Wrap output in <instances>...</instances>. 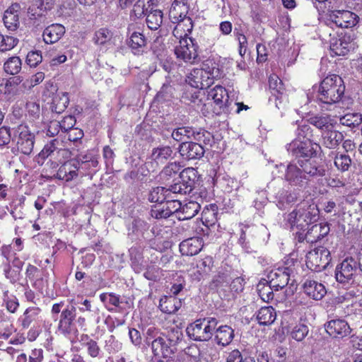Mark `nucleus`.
I'll return each mask as SVG.
<instances>
[{
    "mask_svg": "<svg viewBox=\"0 0 362 362\" xmlns=\"http://www.w3.org/2000/svg\"><path fill=\"white\" fill-rule=\"evenodd\" d=\"M319 218V209L314 203L304 202L287 215L286 224L291 230H305Z\"/></svg>",
    "mask_w": 362,
    "mask_h": 362,
    "instance_id": "f257e3e1",
    "label": "nucleus"
},
{
    "mask_svg": "<svg viewBox=\"0 0 362 362\" xmlns=\"http://www.w3.org/2000/svg\"><path fill=\"white\" fill-rule=\"evenodd\" d=\"M344 90L342 78L336 74L329 75L322 81L318 88L317 99L325 104H335L341 100Z\"/></svg>",
    "mask_w": 362,
    "mask_h": 362,
    "instance_id": "f03ea898",
    "label": "nucleus"
},
{
    "mask_svg": "<svg viewBox=\"0 0 362 362\" xmlns=\"http://www.w3.org/2000/svg\"><path fill=\"white\" fill-rule=\"evenodd\" d=\"M218 321L215 317H204L195 320L186 329L188 337L197 341H208L214 336Z\"/></svg>",
    "mask_w": 362,
    "mask_h": 362,
    "instance_id": "7ed1b4c3",
    "label": "nucleus"
},
{
    "mask_svg": "<svg viewBox=\"0 0 362 362\" xmlns=\"http://www.w3.org/2000/svg\"><path fill=\"white\" fill-rule=\"evenodd\" d=\"M198 49L199 45L195 40L188 37L185 33V37L181 38L179 45L175 47V54L177 58L182 59L185 63L194 64L200 62Z\"/></svg>",
    "mask_w": 362,
    "mask_h": 362,
    "instance_id": "20e7f679",
    "label": "nucleus"
},
{
    "mask_svg": "<svg viewBox=\"0 0 362 362\" xmlns=\"http://www.w3.org/2000/svg\"><path fill=\"white\" fill-rule=\"evenodd\" d=\"M357 274L358 264L352 257L344 259L335 269V279L343 286L352 284Z\"/></svg>",
    "mask_w": 362,
    "mask_h": 362,
    "instance_id": "39448f33",
    "label": "nucleus"
},
{
    "mask_svg": "<svg viewBox=\"0 0 362 362\" xmlns=\"http://www.w3.org/2000/svg\"><path fill=\"white\" fill-rule=\"evenodd\" d=\"M286 148L287 151L298 160L315 157L320 146L307 139L303 141L293 140L286 146Z\"/></svg>",
    "mask_w": 362,
    "mask_h": 362,
    "instance_id": "423d86ee",
    "label": "nucleus"
},
{
    "mask_svg": "<svg viewBox=\"0 0 362 362\" xmlns=\"http://www.w3.org/2000/svg\"><path fill=\"white\" fill-rule=\"evenodd\" d=\"M357 47L355 33L352 30L341 32L338 37L332 39L330 42L331 51L338 56H344Z\"/></svg>",
    "mask_w": 362,
    "mask_h": 362,
    "instance_id": "0eeeda50",
    "label": "nucleus"
},
{
    "mask_svg": "<svg viewBox=\"0 0 362 362\" xmlns=\"http://www.w3.org/2000/svg\"><path fill=\"white\" fill-rule=\"evenodd\" d=\"M76 308L73 305H67L62 310L58 323V331L64 336H69L78 332L76 326Z\"/></svg>",
    "mask_w": 362,
    "mask_h": 362,
    "instance_id": "6e6552de",
    "label": "nucleus"
},
{
    "mask_svg": "<svg viewBox=\"0 0 362 362\" xmlns=\"http://www.w3.org/2000/svg\"><path fill=\"white\" fill-rule=\"evenodd\" d=\"M298 164L301 168L307 181L310 179L324 177L326 175V166L320 159L315 157L299 159L298 160Z\"/></svg>",
    "mask_w": 362,
    "mask_h": 362,
    "instance_id": "1a4fd4ad",
    "label": "nucleus"
},
{
    "mask_svg": "<svg viewBox=\"0 0 362 362\" xmlns=\"http://www.w3.org/2000/svg\"><path fill=\"white\" fill-rule=\"evenodd\" d=\"M330 260L329 250L323 247L310 251L306 255V265L314 272L326 269Z\"/></svg>",
    "mask_w": 362,
    "mask_h": 362,
    "instance_id": "9d476101",
    "label": "nucleus"
},
{
    "mask_svg": "<svg viewBox=\"0 0 362 362\" xmlns=\"http://www.w3.org/2000/svg\"><path fill=\"white\" fill-rule=\"evenodd\" d=\"M173 151L169 146L153 148L146 162L147 169L155 171L160 165H163L168 159L173 158Z\"/></svg>",
    "mask_w": 362,
    "mask_h": 362,
    "instance_id": "9b49d317",
    "label": "nucleus"
},
{
    "mask_svg": "<svg viewBox=\"0 0 362 362\" xmlns=\"http://www.w3.org/2000/svg\"><path fill=\"white\" fill-rule=\"evenodd\" d=\"M16 133L18 135L17 141L18 151L25 155H30L34 148L35 135L25 124H19L16 129Z\"/></svg>",
    "mask_w": 362,
    "mask_h": 362,
    "instance_id": "f8f14e48",
    "label": "nucleus"
},
{
    "mask_svg": "<svg viewBox=\"0 0 362 362\" xmlns=\"http://www.w3.org/2000/svg\"><path fill=\"white\" fill-rule=\"evenodd\" d=\"M329 24L334 23L339 28H351L358 22V16L349 11L338 10L332 11L327 17Z\"/></svg>",
    "mask_w": 362,
    "mask_h": 362,
    "instance_id": "ddd939ff",
    "label": "nucleus"
},
{
    "mask_svg": "<svg viewBox=\"0 0 362 362\" xmlns=\"http://www.w3.org/2000/svg\"><path fill=\"white\" fill-rule=\"evenodd\" d=\"M127 35L129 36L127 45L134 53L139 52L141 49L147 44L146 38L142 33V28L139 23L129 24Z\"/></svg>",
    "mask_w": 362,
    "mask_h": 362,
    "instance_id": "4468645a",
    "label": "nucleus"
},
{
    "mask_svg": "<svg viewBox=\"0 0 362 362\" xmlns=\"http://www.w3.org/2000/svg\"><path fill=\"white\" fill-rule=\"evenodd\" d=\"M327 334L334 338L342 339L351 334L352 329L344 319L330 320L325 325Z\"/></svg>",
    "mask_w": 362,
    "mask_h": 362,
    "instance_id": "2eb2a0df",
    "label": "nucleus"
},
{
    "mask_svg": "<svg viewBox=\"0 0 362 362\" xmlns=\"http://www.w3.org/2000/svg\"><path fill=\"white\" fill-rule=\"evenodd\" d=\"M172 340L163 336L156 337L148 345L151 349L153 356L156 358H166L173 353L171 349Z\"/></svg>",
    "mask_w": 362,
    "mask_h": 362,
    "instance_id": "dca6fc26",
    "label": "nucleus"
},
{
    "mask_svg": "<svg viewBox=\"0 0 362 362\" xmlns=\"http://www.w3.org/2000/svg\"><path fill=\"white\" fill-rule=\"evenodd\" d=\"M285 180L292 187H303L306 183V178L298 162L291 163L287 165L285 175Z\"/></svg>",
    "mask_w": 362,
    "mask_h": 362,
    "instance_id": "f3484780",
    "label": "nucleus"
},
{
    "mask_svg": "<svg viewBox=\"0 0 362 362\" xmlns=\"http://www.w3.org/2000/svg\"><path fill=\"white\" fill-rule=\"evenodd\" d=\"M179 153L185 160H197L203 157L205 148L197 142L183 141L179 146Z\"/></svg>",
    "mask_w": 362,
    "mask_h": 362,
    "instance_id": "a211bd4d",
    "label": "nucleus"
},
{
    "mask_svg": "<svg viewBox=\"0 0 362 362\" xmlns=\"http://www.w3.org/2000/svg\"><path fill=\"white\" fill-rule=\"evenodd\" d=\"M329 232V226L326 223H321L313 225L308 229L307 233L303 235L299 233V240H306L308 243H315L320 241L325 238Z\"/></svg>",
    "mask_w": 362,
    "mask_h": 362,
    "instance_id": "6ab92c4d",
    "label": "nucleus"
},
{
    "mask_svg": "<svg viewBox=\"0 0 362 362\" xmlns=\"http://www.w3.org/2000/svg\"><path fill=\"white\" fill-rule=\"evenodd\" d=\"M291 269L288 267L278 268L272 271L268 275L269 283L275 291H279L286 286L290 281Z\"/></svg>",
    "mask_w": 362,
    "mask_h": 362,
    "instance_id": "aec40b11",
    "label": "nucleus"
},
{
    "mask_svg": "<svg viewBox=\"0 0 362 362\" xmlns=\"http://www.w3.org/2000/svg\"><path fill=\"white\" fill-rule=\"evenodd\" d=\"M21 8L19 4L15 3L9 6L4 14V23L8 30L14 31L20 25L19 15Z\"/></svg>",
    "mask_w": 362,
    "mask_h": 362,
    "instance_id": "412c9836",
    "label": "nucleus"
},
{
    "mask_svg": "<svg viewBox=\"0 0 362 362\" xmlns=\"http://www.w3.org/2000/svg\"><path fill=\"white\" fill-rule=\"evenodd\" d=\"M303 292L310 298L321 300L327 293L325 286L313 279H306L303 284Z\"/></svg>",
    "mask_w": 362,
    "mask_h": 362,
    "instance_id": "4be33fe9",
    "label": "nucleus"
},
{
    "mask_svg": "<svg viewBox=\"0 0 362 362\" xmlns=\"http://www.w3.org/2000/svg\"><path fill=\"white\" fill-rule=\"evenodd\" d=\"M208 98L214 100L216 105L219 107V112L226 113L228 112L229 104H227L228 95L226 90L223 87L216 86L210 89L208 92Z\"/></svg>",
    "mask_w": 362,
    "mask_h": 362,
    "instance_id": "5701e85b",
    "label": "nucleus"
},
{
    "mask_svg": "<svg viewBox=\"0 0 362 362\" xmlns=\"http://www.w3.org/2000/svg\"><path fill=\"white\" fill-rule=\"evenodd\" d=\"M186 4V0H174L169 11V16L172 20L187 21L189 25L187 31H190L192 28V23L191 18L186 16L185 11L187 8Z\"/></svg>",
    "mask_w": 362,
    "mask_h": 362,
    "instance_id": "b1692460",
    "label": "nucleus"
},
{
    "mask_svg": "<svg viewBox=\"0 0 362 362\" xmlns=\"http://www.w3.org/2000/svg\"><path fill=\"white\" fill-rule=\"evenodd\" d=\"M66 29L59 23H53L47 26L43 31V40L46 44H54L58 42L64 35Z\"/></svg>",
    "mask_w": 362,
    "mask_h": 362,
    "instance_id": "393cba45",
    "label": "nucleus"
},
{
    "mask_svg": "<svg viewBox=\"0 0 362 362\" xmlns=\"http://www.w3.org/2000/svg\"><path fill=\"white\" fill-rule=\"evenodd\" d=\"M215 342L222 346L229 345L234 338V330L228 325H216L214 333Z\"/></svg>",
    "mask_w": 362,
    "mask_h": 362,
    "instance_id": "a878e982",
    "label": "nucleus"
},
{
    "mask_svg": "<svg viewBox=\"0 0 362 362\" xmlns=\"http://www.w3.org/2000/svg\"><path fill=\"white\" fill-rule=\"evenodd\" d=\"M202 247V240L200 238H192L181 242L180 244V251L182 255L193 256L198 254Z\"/></svg>",
    "mask_w": 362,
    "mask_h": 362,
    "instance_id": "bb28decb",
    "label": "nucleus"
},
{
    "mask_svg": "<svg viewBox=\"0 0 362 362\" xmlns=\"http://www.w3.org/2000/svg\"><path fill=\"white\" fill-rule=\"evenodd\" d=\"M80 169L74 162L71 160L64 162L59 168L57 173V177L66 182L72 180L78 175L77 171Z\"/></svg>",
    "mask_w": 362,
    "mask_h": 362,
    "instance_id": "cd10ccee",
    "label": "nucleus"
},
{
    "mask_svg": "<svg viewBox=\"0 0 362 362\" xmlns=\"http://www.w3.org/2000/svg\"><path fill=\"white\" fill-rule=\"evenodd\" d=\"M322 144L325 147L334 149L343 141L344 136L340 132L334 130V128H330L322 132Z\"/></svg>",
    "mask_w": 362,
    "mask_h": 362,
    "instance_id": "c85d7f7f",
    "label": "nucleus"
},
{
    "mask_svg": "<svg viewBox=\"0 0 362 362\" xmlns=\"http://www.w3.org/2000/svg\"><path fill=\"white\" fill-rule=\"evenodd\" d=\"M182 306L181 299L176 296H164L160 298L159 308L163 313L173 314L176 313Z\"/></svg>",
    "mask_w": 362,
    "mask_h": 362,
    "instance_id": "c756f323",
    "label": "nucleus"
},
{
    "mask_svg": "<svg viewBox=\"0 0 362 362\" xmlns=\"http://www.w3.org/2000/svg\"><path fill=\"white\" fill-rule=\"evenodd\" d=\"M72 160L79 166L80 168L85 170L95 168L98 165L97 158L90 152L78 153Z\"/></svg>",
    "mask_w": 362,
    "mask_h": 362,
    "instance_id": "7c9ffc66",
    "label": "nucleus"
},
{
    "mask_svg": "<svg viewBox=\"0 0 362 362\" xmlns=\"http://www.w3.org/2000/svg\"><path fill=\"white\" fill-rule=\"evenodd\" d=\"M310 124L320 129L322 132L334 128L336 121L329 115H315L308 119Z\"/></svg>",
    "mask_w": 362,
    "mask_h": 362,
    "instance_id": "2f4dec72",
    "label": "nucleus"
},
{
    "mask_svg": "<svg viewBox=\"0 0 362 362\" xmlns=\"http://www.w3.org/2000/svg\"><path fill=\"white\" fill-rule=\"evenodd\" d=\"M201 209L200 204L194 201H189L183 206L179 212V219L188 220L194 217Z\"/></svg>",
    "mask_w": 362,
    "mask_h": 362,
    "instance_id": "473e14b6",
    "label": "nucleus"
},
{
    "mask_svg": "<svg viewBox=\"0 0 362 362\" xmlns=\"http://www.w3.org/2000/svg\"><path fill=\"white\" fill-rule=\"evenodd\" d=\"M276 318V311L272 306L261 308L257 314V320L259 324L262 325L272 324L275 321Z\"/></svg>",
    "mask_w": 362,
    "mask_h": 362,
    "instance_id": "72a5a7b5",
    "label": "nucleus"
},
{
    "mask_svg": "<svg viewBox=\"0 0 362 362\" xmlns=\"http://www.w3.org/2000/svg\"><path fill=\"white\" fill-rule=\"evenodd\" d=\"M202 74H204V71L199 69H194L187 76V81L191 86L196 88L204 89L209 88L211 83L208 80L206 81V83H202Z\"/></svg>",
    "mask_w": 362,
    "mask_h": 362,
    "instance_id": "f704fd0d",
    "label": "nucleus"
},
{
    "mask_svg": "<svg viewBox=\"0 0 362 362\" xmlns=\"http://www.w3.org/2000/svg\"><path fill=\"white\" fill-rule=\"evenodd\" d=\"M179 179L191 192L197 180V171L193 168H185L180 173Z\"/></svg>",
    "mask_w": 362,
    "mask_h": 362,
    "instance_id": "c9c22d12",
    "label": "nucleus"
},
{
    "mask_svg": "<svg viewBox=\"0 0 362 362\" xmlns=\"http://www.w3.org/2000/svg\"><path fill=\"white\" fill-rule=\"evenodd\" d=\"M162 23L163 12L160 9H154L153 6L146 14L147 26L151 30H156L160 27Z\"/></svg>",
    "mask_w": 362,
    "mask_h": 362,
    "instance_id": "e433bc0d",
    "label": "nucleus"
},
{
    "mask_svg": "<svg viewBox=\"0 0 362 362\" xmlns=\"http://www.w3.org/2000/svg\"><path fill=\"white\" fill-rule=\"evenodd\" d=\"M58 146H61V143L57 139L51 140L49 143L45 145L44 148L37 156V163H43V161L49 156H51L52 158H54V153L58 148Z\"/></svg>",
    "mask_w": 362,
    "mask_h": 362,
    "instance_id": "4c0bfd02",
    "label": "nucleus"
},
{
    "mask_svg": "<svg viewBox=\"0 0 362 362\" xmlns=\"http://www.w3.org/2000/svg\"><path fill=\"white\" fill-rule=\"evenodd\" d=\"M269 87L271 93L276 99H284L286 97L284 95L285 88L284 84L278 76L273 74L269 76Z\"/></svg>",
    "mask_w": 362,
    "mask_h": 362,
    "instance_id": "58836bf2",
    "label": "nucleus"
},
{
    "mask_svg": "<svg viewBox=\"0 0 362 362\" xmlns=\"http://www.w3.org/2000/svg\"><path fill=\"white\" fill-rule=\"evenodd\" d=\"M143 250V247L139 244L132 246L129 250L132 264L137 272H140L141 269V266L144 258Z\"/></svg>",
    "mask_w": 362,
    "mask_h": 362,
    "instance_id": "ea45409f",
    "label": "nucleus"
},
{
    "mask_svg": "<svg viewBox=\"0 0 362 362\" xmlns=\"http://www.w3.org/2000/svg\"><path fill=\"white\" fill-rule=\"evenodd\" d=\"M21 69L22 61L20 57L16 56L9 57L4 64L5 72L11 75L18 74Z\"/></svg>",
    "mask_w": 362,
    "mask_h": 362,
    "instance_id": "a19ab883",
    "label": "nucleus"
},
{
    "mask_svg": "<svg viewBox=\"0 0 362 362\" xmlns=\"http://www.w3.org/2000/svg\"><path fill=\"white\" fill-rule=\"evenodd\" d=\"M257 289L258 291V294L261 299L264 302H269V300L274 298V293L273 289L274 287L272 286L271 284L269 283L266 280L261 281L257 284Z\"/></svg>",
    "mask_w": 362,
    "mask_h": 362,
    "instance_id": "79ce46f5",
    "label": "nucleus"
},
{
    "mask_svg": "<svg viewBox=\"0 0 362 362\" xmlns=\"http://www.w3.org/2000/svg\"><path fill=\"white\" fill-rule=\"evenodd\" d=\"M200 69L204 71V74H206L207 80L211 83H213L214 78H218L220 75L219 69L217 67L215 62L210 59L206 60L202 64V66Z\"/></svg>",
    "mask_w": 362,
    "mask_h": 362,
    "instance_id": "37998d69",
    "label": "nucleus"
},
{
    "mask_svg": "<svg viewBox=\"0 0 362 362\" xmlns=\"http://www.w3.org/2000/svg\"><path fill=\"white\" fill-rule=\"evenodd\" d=\"M168 198V190L163 187L153 188L148 194V200L156 204L164 202Z\"/></svg>",
    "mask_w": 362,
    "mask_h": 362,
    "instance_id": "c03bdc74",
    "label": "nucleus"
},
{
    "mask_svg": "<svg viewBox=\"0 0 362 362\" xmlns=\"http://www.w3.org/2000/svg\"><path fill=\"white\" fill-rule=\"evenodd\" d=\"M40 313V309L37 307L28 308L23 313L22 318V326L23 328L27 329L31 323L36 320V317Z\"/></svg>",
    "mask_w": 362,
    "mask_h": 362,
    "instance_id": "a18cd8bd",
    "label": "nucleus"
},
{
    "mask_svg": "<svg viewBox=\"0 0 362 362\" xmlns=\"http://www.w3.org/2000/svg\"><path fill=\"white\" fill-rule=\"evenodd\" d=\"M351 165V159L349 156L337 153L334 156V165L336 168L341 171L345 172L349 170Z\"/></svg>",
    "mask_w": 362,
    "mask_h": 362,
    "instance_id": "49530a36",
    "label": "nucleus"
},
{
    "mask_svg": "<svg viewBox=\"0 0 362 362\" xmlns=\"http://www.w3.org/2000/svg\"><path fill=\"white\" fill-rule=\"evenodd\" d=\"M52 3L51 0H33L32 7L28 8V13L33 11L34 8L39 9L40 12L32 13V16H35V13L40 18L43 16L42 12L46 11L52 8Z\"/></svg>",
    "mask_w": 362,
    "mask_h": 362,
    "instance_id": "de8ad7c7",
    "label": "nucleus"
},
{
    "mask_svg": "<svg viewBox=\"0 0 362 362\" xmlns=\"http://www.w3.org/2000/svg\"><path fill=\"white\" fill-rule=\"evenodd\" d=\"M18 39L11 35L0 34V52L11 50L18 43Z\"/></svg>",
    "mask_w": 362,
    "mask_h": 362,
    "instance_id": "09e8293b",
    "label": "nucleus"
},
{
    "mask_svg": "<svg viewBox=\"0 0 362 362\" xmlns=\"http://www.w3.org/2000/svg\"><path fill=\"white\" fill-rule=\"evenodd\" d=\"M152 7L147 0H138L134 6L133 12L136 17L141 18L146 16Z\"/></svg>",
    "mask_w": 362,
    "mask_h": 362,
    "instance_id": "8fccbe9b",
    "label": "nucleus"
},
{
    "mask_svg": "<svg viewBox=\"0 0 362 362\" xmlns=\"http://www.w3.org/2000/svg\"><path fill=\"white\" fill-rule=\"evenodd\" d=\"M148 228V224L144 220L136 218L132 221L129 228V235H143L144 232Z\"/></svg>",
    "mask_w": 362,
    "mask_h": 362,
    "instance_id": "3c124183",
    "label": "nucleus"
},
{
    "mask_svg": "<svg viewBox=\"0 0 362 362\" xmlns=\"http://www.w3.org/2000/svg\"><path fill=\"white\" fill-rule=\"evenodd\" d=\"M181 169V165L176 163H168L161 171L160 176L163 179L169 180L173 176L177 175Z\"/></svg>",
    "mask_w": 362,
    "mask_h": 362,
    "instance_id": "603ef678",
    "label": "nucleus"
},
{
    "mask_svg": "<svg viewBox=\"0 0 362 362\" xmlns=\"http://www.w3.org/2000/svg\"><path fill=\"white\" fill-rule=\"evenodd\" d=\"M165 206V202L153 205L151 210V216L157 219L168 218L170 214L167 213L168 211Z\"/></svg>",
    "mask_w": 362,
    "mask_h": 362,
    "instance_id": "864d4df0",
    "label": "nucleus"
},
{
    "mask_svg": "<svg viewBox=\"0 0 362 362\" xmlns=\"http://www.w3.org/2000/svg\"><path fill=\"white\" fill-rule=\"evenodd\" d=\"M226 362H255V361L250 356L243 357L238 349H233L228 354Z\"/></svg>",
    "mask_w": 362,
    "mask_h": 362,
    "instance_id": "5fc2aeb1",
    "label": "nucleus"
},
{
    "mask_svg": "<svg viewBox=\"0 0 362 362\" xmlns=\"http://www.w3.org/2000/svg\"><path fill=\"white\" fill-rule=\"evenodd\" d=\"M112 33L107 28H100L95 33L93 41L97 45H104L112 38Z\"/></svg>",
    "mask_w": 362,
    "mask_h": 362,
    "instance_id": "6e6d98bb",
    "label": "nucleus"
},
{
    "mask_svg": "<svg viewBox=\"0 0 362 362\" xmlns=\"http://www.w3.org/2000/svg\"><path fill=\"white\" fill-rule=\"evenodd\" d=\"M308 332L309 329L307 325L299 324L293 327L291 334L293 339L301 341L307 336Z\"/></svg>",
    "mask_w": 362,
    "mask_h": 362,
    "instance_id": "4d7b16f0",
    "label": "nucleus"
},
{
    "mask_svg": "<svg viewBox=\"0 0 362 362\" xmlns=\"http://www.w3.org/2000/svg\"><path fill=\"white\" fill-rule=\"evenodd\" d=\"M166 189L168 190L169 197H173L172 194H186L190 192L188 188H187L180 180L170 185V187L166 188Z\"/></svg>",
    "mask_w": 362,
    "mask_h": 362,
    "instance_id": "13d9d810",
    "label": "nucleus"
},
{
    "mask_svg": "<svg viewBox=\"0 0 362 362\" xmlns=\"http://www.w3.org/2000/svg\"><path fill=\"white\" fill-rule=\"evenodd\" d=\"M73 155H74V153L72 151L58 146V148L54 153L53 159L56 160L60 163H64V162H66V160L70 158Z\"/></svg>",
    "mask_w": 362,
    "mask_h": 362,
    "instance_id": "bf43d9fd",
    "label": "nucleus"
},
{
    "mask_svg": "<svg viewBox=\"0 0 362 362\" xmlns=\"http://www.w3.org/2000/svg\"><path fill=\"white\" fill-rule=\"evenodd\" d=\"M342 120V124L347 126H357L362 122V115L359 113L355 114H347L346 115Z\"/></svg>",
    "mask_w": 362,
    "mask_h": 362,
    "instance_id": "052dcab7",
    "label": "nucleus"
},
{
    "mask_svg": "<svg viewBox=\"0 0 362 362\" xmlns=\"http://www.w3.org/2000/svg\"><path fill=\"white\" fill-rule=\"evenodd\" d=\"M42 57L40 51L29 52L26 57V63L30 67H36L42 62Z\"/></svg>",
    "mask_w": 362,
    "mask_h": 362,
    "instance_id": "680f3d73",
    "label": "nucleus"
},
{
    "mask_svg": "<svg viewBox=\"0 0 362 362\" xmlns=\"http://www.w3.org/2000/svg\"><path fill=\"white\" fill-rule=\"evenodd\" d=\"M165 206L168 211L167 213H169L170 216L175 212L179 213L181 210L182 204L175 197H170V198L165 200Z\"/></svg>",
    "mask_w": 362,
    "mask_h": 362,
    "instance_id": "e2e57ef3",
    "label": "nucleus"
},
{
    "mask_svg": "<svg viewBox=\"0 0 362 362\" xmlns=\"http://www.w3.org/2000/svg\"><path fill=\"white\" fill-rule=\"evenodd\" d=\"M45 78V74L43 72H37L33 75L29 79L26 80L23 86L26 88H31L40 83Z\"/></svg>",
    "mask_w": 362,
    "mask_h": 362,
    "instance_id": "0e129e2a",
    "label": "nucleus"
},
{
    "mask_svg": "<svg viewBox=\"0 0 362 362\" xmlns=\"http://www.w3.org/2000/svg\"><path fill=\"white\" fill-rule=\"evenodd\" d=\"M85 346L87 348L88 354L93 358L99 356L100 353V348L98 345V343L93 339H89L85 343Z\"/></svg>",
    "mask_w": 362,
    "mask_h": 362,
    "instance_id": "69168bd1",
    "label": "nucleus"
},
{
    "mask_svg": "<svg viewBox=\"0 0 362 362\" xmlns=\"http://www.w3.org/2000/svg\"><path fill=\"white\" fill-rule=\"evenodd\" d=\"M144 276L148 280L156 281L160 277V268L155 266H149L144 272Z\"/></svg>",
    "mask_w": 362,
    "mask_h": 362,
    "instance_id": "338daca9",
    "label": "nucleus"
},
{
    "mask_svg": "<svg viewBox=\"0 0 362 362\" xmlns=\"http://www.w3.org/2000/svg\"><path fill=\"white\" fill-rule=\"evenodd\" d=\"M76 124V119L72 115H68L64 117V119L59 122L61 129L64 132H67L71 129Z\"/></svg>",
    "mask_w": 362,
    "mask_h": 362,
    "instance_id": "774afa93",
    "label": "nucleus"
}]
</instances>
